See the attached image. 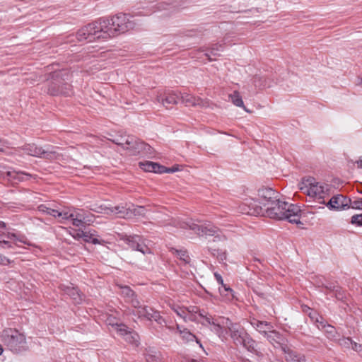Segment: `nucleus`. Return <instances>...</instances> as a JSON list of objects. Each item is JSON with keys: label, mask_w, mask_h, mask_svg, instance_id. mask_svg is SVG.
I'll return each mask as SVG.
<instances>
[{"label": "nucleus", "mask_w": 362, "mask_h": 362, "mask_svg": "<svg viewBox=\"0 0 362 362\" xmlns=\"http://www.w3.org/2000/svg\"><path fill=\"white\" fill-rule=\"evenodd\" d=\"M4 349L2 348L1 345H0V356L3 354Z\"/></svg>", "instance_id": "obj_63"}, {"label": "nucleus", "mask_w": 362, "mask_h": 362, "mask_svg": "<svg viewBox=\"0 0 362 362\" xmlns=\"http://www.w3.org/2000/svg\"><path fill=\"white\" fill-rule=\"evenodd\" d=\"M226 320L228 318L219 317L214 319L211 315L206 316L204 321L200 323L204 326H211V330L216 334L219 337H224L227 333Z\"/></svg>", "instance_id": "obj_13"}, {"label": "nucleus", "mask_w": 362, "mask_h": 362, "mask_svg": "<svg viewBox=\"0 0 362 362\" xmlns=\"http://www.w3.org/2000/svg\"><path fill=\"white\" fill-rule=\"evenodd\" d=\"M360 84L362 85V78L360 80Z\"/></svg>", "instance_id": "obj_64"}, {"label": "nucleus", "mask_w": 362, "mask_h": 362, "mask_svg": "<svg viewBox=\"0 0 362 362\" xmlns=\"http://www.w3.org/2000/svg\"><path fill=\"white\" fill-rule=\"evenodd\" d=\"M73 216L78 219H81L82 221H85V222L90 223V222H92L91 218L89 216L86 215L84 211H75L74 213H72Z\"/></svg>", "instance_id": "obj_37"}, {"label": "nucleus", "mask_w": 362, "mask_h": 362, "mask_svg": "<svg viewBox=\"0 0 362 362\" xmlns=\"http://www.w3.org/2000/svg\"><path fill=\"white\" fill-rule=\"evenodd\" d=\"M130 210H131V218L135 216H144L145 215V208L141 206H134L132 204H130Z\"/></svg>", "instance_id": "obj_35"}, {"label": "nucleus", "mask_w": 362, "mask_h": 362, "mask_svg": "<svg viewBox=\"0 0 362 362\" xmlns=\"http://www.w3.org/2000/svg\"><path fill=\"white\" fill-rule=\"evenodd\" d=\"M240 345H243L248 351L256 353V342L247 333Z\"/></svg>", "instance_id": "obj_26"}, {"label": "nucleus", "mask_w": 362, "mask_h": 362, "mask_svg": "<svg viewBox=\"0 0 362 362\" xmlns=\"http://www.w3.org/2000/svg\"><path fill=\"white\" fill-rule=\"evenodd\" d=\"M129 314L137 316L139 319L154 320L159 325H163L165 322L158 311L147 305H141L138 310H129Z\"/></svg>", "instance_id": "obj_12"}, {"label": "nucleus", "mask_w": 362, "mask_h": 362, "mask_svg": "<svg viewBox=\"0 0 362 362\" xmlns=\"http://www.w3.org/2000/svg\"><path fill=\"white\" fill-rule=\"evenodd\" d=\"M325 287H326V288H327V289H329L330 291H335V290L337 289V288L338 286H334V285H333L332 284H329V285H327Z\"/></svg>", "instance_id": "obj_57"}, {"label": "nucleus", "mask_w": 362, "mask_h": 362, "mask_svg": "<svg viewBox=\"0 0 362 362\" xmlns=\"http://www.w3.org/2000/svg\"><path fill=\"white\" fill-rule=\"evenodd\" d=\"M91 243L94 244V245H96V244H100V241L95 238H93V236H92L91 238V240H90V242Z\"/></svg>", "instance_id": "obj_58"}, {"label": "nucleus", "mask_w": 362, "mask_h": 362, "mask_svg": "<svg viewBox=\"0 0 362 362\" xmlns=\"http://www.w3.org/2000/svg\"><path fill=\"white\" fill-rule=\"evenodd\" d=\"M218 291L221 296H224L228 299H230L231 297L233 296V290L229 286L224 284L219 286Z\"/></svg>", "instance_id": "obj_34"}, {"label": "nucleus", "mask_w": 362, "mask_h": 362, "mask_svg": "<svg viewBox=\"0 0 362 362\" xmlns=\"http://www.w3.org/2000/svg\"><path fill=\"white\" fill-rule=\"evenodd\" d=\"M130 248L135 250L136 245L140 241V235H123L121 238Z\"/></svg>", "instance_id": "obj_24"}, {"label": "nucleus", "mask_w": 362, "mask_h": 362, "mask_svg": "<svg viewBox=\"0 0 362 362\" xmlns=\"http://www.w3.org/2000/svg\"><path fill=\"white\" fill-rule=\"evenodd\" d=\"M1 341L14 354H20L28 350L25 337L16 329H4L1 334Z\"/></svg>", "instance_id": "obj_6"}, {"label": "nucleus", "mask_w": 362, "mask_h": 362, "mask_svg": "<svg viewBox=\"0 0 362 362\" xmlns=\"http://www.w3.org/2000/svg\"><path fill=\"white\" fill-rule=\"evenodd\" d=\"M299 189L310 199L320 204H325V199L330 195V186L324 182H317L313 177L302 179L299 183Z\"/></svg>", "instance_id": "obj_2"}, {"label": "nucleus", "mask_w": 362, "mask_h": 362, "mask_svg": "<svg viewBox=\"0 0 362 362\" xmlns=\"http://www.w3.org/2000/svg\"><path fill=\"white\" fill-rule=\"evenodd\" d=\"M259 205H255L254 211H247V214L272 218V189L262 187L258 191Z\"/></svg>", "instance_id": "obj_10"}, {"label": "nucleus", "mask_w": 362, "mask_h": 362, "mask_svg": "<svg viewBox=\"0 0 362 362\" xmlns=\"http://www.w3.org/2000/svg\"><path fill=\"white\" fill-rule=\"evenodd\" d=\"M351 223L357 226H362V214H356L352 216Z\"/></svg>", "instance_id": "obj_43"}, {"label": "nucleus", "mask_w": 362, "mask_h": 362, "mask_svg": "<svg viewBox=\"0 0 362 362\" xmlns=\"http://www.w3.org/2000/svg\"><path fill=\"white\" fill-rule=\"evenodd\" d=\"M226 325L234 342L240 345L245 336L247 334V332L243 328L233 324L229 320H226Z\"/></svg>", "instance_id": "obj_16"}, {"label": "nucleus", "mask_w": 362, "mask_h": 362, "mask_svg": "<svg viewBox=\"0 0 362 362\" xmlns=\"http://www.w3.org/2000/svg\"><path fill=\"white\" fill-rule=\"evenodd\" d=\"M351 199L341 195L337 194L333 196L328 202H325V206L329 210L341 211L349 208Z\"/></svg>", "instance_id": "obj_14"}, {"label": "nucleus", "mask_w": 362, "mask_h": 362, "mask_svg": "<svg viewBox=\"0 0 362 362\" xmlns=\"http://www.w3.org/2000/svg\"><path fill=\"white\" fill-rule=\"evenodd\" d=\"M157 100L158 102H161L166 108H169L170 105L178 103L180 100V93L170 92L165 93L164 96H158Z\"/></svg>", "instance_id": "obj_20"}, {"label": "nucleus", "mask_w": 362, "mask_h": 362, "mask_svg": "<svg viewBox=\"0 0 362 362\" xmlns=\"http://www.w3.org/2000/svg\"><path fill=\"white\" fill-rule=\"evenodd\" d=\"M229 98L230 99L231 103L234 105L240 107H243L245 110L243 98L238 91H233L231 94L229 95Z\"/></svg>", "instance_id": "obj_29"}, {"label": "nucleus", "mask_w": 362, "mask_h": 362, "mask_svg": "<svg viewBox=\"0 0 362 362\" xmlns=\"http://www.w3.org/2000/svg\"><path fill=\"white\" fill-rule=\"evenodd\" d=\"M273 341H274L276 344H273V346L276 350H279L284 354L285 360L287 362H306L305 357L303 354L292 350L288 343L287 339L274 330Z\"/></svg>", "instance_id": "obj_8"}, {"label": "nucleus", "mask_w": 362, "mask_h": 362, "mask_svg": "<svg viewBox=\"0 0 362 362\" xmlns=\"http://www.w3.org/2000/svg\"><path fill=\"white\" fill-rule=\"evenodd\" d=\"M103 213L107 215H115L118 218H130L132 214L130 204H120L115 206L105 207Z\"/></svg>", "instance_id": "obj_15"}, {"label": "nucleus", "mask_w": 362, "mask_h": 362, "mask_svg": "<svg viewBox=\"0 0 362 362\" xmlns=\"http://www.w3.org/2000/svg\"><path fill=\"white\" fill-rule=\"evenodd\" d=\"M0 245H1L4 248H10L11 247V244L9 241L4 240L2 238L0 239Z\"/></svg>", "instance_id": "obj_51"}, {"label": "nucleus", "mask_w": 362, "mask_h": 362, "mask_svg": "<svg viewBox=\"0 0 362 362\" xmlns=\"http://www.w3.org/2000/svg\"><path fill=\"white\" fill-rule=\"evenodd\" d=\"M208 250L214 256L216 255V254L218 253V250H215V249H211V248L208 247Z\"/></svg>", "instance_id": "obj_60"}, {"label": "nucleus", "mask_w": 362, "mask_h": 362, "mask_svg": "<svg viewBox=\"0 0 362 362\" xmlns=\"http://www.w3.org/2000/svg\"><path fill=\"white\" fill-rule=\"evenodd\" d=\"M132 329L129 328L127 325L122 323H119V325L115 328L117 333L122 337L123 338L127 335L129 332L131 331Z\"/></svg>", "instance_id": "obj_36"}, {"label": "nucleus", "mask_w": 362, "mask_h": 362, "mask_svg": "<svg viewBox=\"0 0 362 362\" xmlns=\"http://www.w3.org/2000/svg\"><path fill=\"white\" fill-rule=\"evenodd\" d=\"M124 339L129 344H131L135 346L139 344V336L134 330L131 329L127 336L124 337Z\"/></svg>", "instance_id": "obj_30"}, {"label": "nucleus", "mask_w": 362, "mask_h": 362, "mask_svg": "<svg viewBox=\"0 0 362 362\" xmlns=\"http://www.w3.org/2000/svg\"><path fill=\"white\" fill-rule=\"evenodd\" d=\"M128 302L131 304L132 307L133 308L132 310H138L139 307H141L142 305L140 301L136 298L135 296L130 298L129 300H128Z\"/></svg>", "instance_id": "obj_44"}, {"label": "nucleus", "mask_w": 362, "mask_h": 362, "mask_svg": "<svg viewBox=\"0 0 362 362\" xmlns=\"http://www.w3.org/2000/svg\"><path fill=\"white\" fill-rule=\"evenodd\" d=\"M171 309L181 318L184 320L185 322H187V310L186 307H180L177 305H171Z\"/></svg>", "instance_id": "obj_32"}, {"label": "nucleus", "mask_w": 362, "mask_h": 362, "mask_svg": "<svg viewBox=\"0 0 362 362\" xmlns=\"http://www.w3.org/2000/svg\"><path fill=\"white\" fill-rule=\"evenodd\" d=\"M101 24L108 23L104 29L107 39L124 33L134 28L135 23L130 20V16L125 13H119L109 18H100Z\"/></svg>", "instance_id": "obj_3"}, {"label": "nucleus", "mask_w": 362, "mask_h": 362, "mask_svg": "<svg viewBox=\"0 0 362 362\" xmlns=\"http://www.w3.org/2000/svg\"><path fill=\"white\" fill-rule=\"evenodd\" d=\"M136 251L141 252L143 255L151 254V250L147 246L145 243V240L140 236V241L136 245Z\"/></svg>", "instance_id": "obj_33"}, {"label": "nucleus", "mask_w": 362, "mask_h": 362, "mask_svg": "<svg viewBox=\"0 0 362 362\" xmlns=\"http://www.w3.org/2000/svg\"><path fill=\"white\" fill-rule=\"evenodd\" d=\"M8 142L0 139V151H4V147L7 146Z\"/></svg>", "instance_id": "obj_56"}, {"label": "nucleus", "mask_w": 362, "mask_h": 362, "mask_svg": "<svg viewBox=\"0 0 362 362\" xmlns=\"http://www.w3.org/2000/svg\"><path fill=\"white\" fill-rule=\"evenodd\" d=\"M357 166L359 168H362V159L358 160L356 162Z\"/></svg>", "instance_id": "obj_61"}, {"label": "nucleus", "mask_w": 362, "mask_h": 362, "mask_svg": "<svg viewBox=\"0 0 362 362\" xmlns=\"http://www.w3.org/2000/svg\"><path fill=\"white\" fill-rule=\"evenodd\" d=\"M6 223L4 221H0V229H3L6 228Z\"/></svg>", "instance_id": "obj_62"}, {"label": "nucleus", "mask_w": 362, "mask_h": 362, "mask_svg": "<svg viewBox=\"0 0 362 362\" xmlns=\"http://www.w3.org/2000/svg\"><path fill=\"white\" fill-rule=\"evenodd\" d=\"M95 233H92L90 232L84 231L83 233H82L83 239L86 243H90L92 236H93Z\"/></svg>", "instance_id": "obj_49"}, {"label": "nucleus", "mask_w": 362, "mask_h": 362, "mask_svg": "<svg viewBox=\"0 0 362 362\" xmlns=\"http://www.w3.org/2000/svg\"><path fill=\"white\" fill-rule=\"evenodd\" d=\"M315 321L317 322H320L322 325V327L327 328L326 331L327 332L332 333L334 332V327L332 326L329 325H323V322L320 321L318 317H316Z\"/></svg>", "instance_id": "obj_50"}, {"label": "nucleus", "mask_w": 362, "mask_h": 362, "mask_svg": "<svg viewBox=\"0 0 362 362\" xmlns=\"http://www.w3.org/2000/svg\"><path fill=\"white\" fill-rule=\"evenodd\" d=\"M298 206L280 200L279 192L273 189V219L288 220L291 223L302 224Z\"/></svg>", "instance_id": "obj_1"}, {"label": "nucleus", "mask_w": 362, "mask_h": 362, "mask_svg": "<svg viewBox=\"0 0 362 362\" xmlns=\"http://www.w3.org/2000/svg\"><path fill=\"white\" fill-rule=\"evenodd\" d=\"M177 226L192 230L199 236H213L214 241H223L226 240V237L221 234L220 230L209 222L198 225L192 220L188 221H180L177 222Z\"/></svg>", "instance_id": "obj_5"}, {"label": "nucleus", "mask_w": 362, "mask_h": 362, "mask_svg": "<svg viewBox=\"0 0 362 362\" xmlns=\"http://www.w3.org/2000/svg\"><path fill=\"white\" fill-rule=\"evenodd\" d=\"M115 143L129 151L131 155L136 156L141 153L151 156L153 153V148L150 145L134 136L122 138L120 141H115Z\"/></svg>", "instance_id": "obj_9"}, {"label": "nucleus", "mask_w": 362, "mask_h": 362, "mask_svg": "<svg viewBox=\"0 0 362 362\" xmlns=\"http://www.w3.org/2000/svg\"><path fill=\"white\" fill-rule=\"evenodd\" d=\"M106 322L107 325H111L112 327H115V328L119 325L118 320L115 317H112V316H109L107 318Z\"/></svg>", "instance_id": "obj_48"}, {"label": "nucleus", "mask_w": 362, "mask_h": 362, "mask_svg": "<svg viewBox=\"0 0 362 362\" xmlns=\"http://www.w3.org/2000/svg\"><path fill=\"white\" fill-rule=\"evenodd\" d=\"M10 259L0 254V264L7 265L10 264Z\"/></svg>", "instance_id": "obj_52"}, {"label": "nucleus", "mask_w": 362, "mask_h": 362, "mask_svg": "<svg viewBox=\"0 0 362 362\" xmlns=\"http://www.w3.org/2000/svg\"><path fill=\"white\" fill-rule=\"evenodd\" d=\"M108 23L101 24L100 20L88 23L84 27L81 28L76 34V39L79 42H90L95 40H105V28H107Z\"/></svg>", "instance_id": "obj_4"}, {"label": "nucleus", "mask_w": 362, "mask_h": 362, "mask_svg": "<svg viewBox=\"0 0 362 362\" xmlns=\"http://www.w3.org/2000/svg\"><path fill=\"white\" fill-rule=\"evenodd\" d=\"M214 277L220 286L224 284L223 279L220 274L215 272Z\"/></svg>", "instance_id": "obj_55"}, {"label": "nucleus", "mask_w": 362, "mask_h": 362, "mask_svg": "<svg viewBox=\"0 0 362 362\" xmlns=\"http://www.w3.org/2000/svg\"><path fill=\"white\" fill-rule=\"evenodd\" d=\"M351 349H353L357 352H360L362 351V345L359 344L355 341H353Z\"/></svg>", "instance_id": "obj_53"}, {"label": "nucleus", "mask_w": 362, "mask_h": 362, "mask_svg": "<svg viewBox=\"0 0 362 362\" xmlns=\"http://www.w3.org/2000/svg\"><path fill=\"white\" fill-rule=\"evenodd\" d=\"M73 216L72 213H69L66 211H59L57 209V213L54 214V217H58L62 219V221L71 220V218Z\"/></svg>", "instance_id": "obj_38"}, {"label": "nucleus", "mask_w": 362, "mask_h": 362, "mask_svg": "<svg viewBox=\"0 0 362 362\" xmlns=\"http://www.w3.org/2000/svg\"><path fill=\"white\" fill-rule=\"evenodd\" d=\"M180 100L186 106H199L206 107L208 105V102L205 101L200 98H197L189 93H180Z\"/></svg>", "instance_id": "obj_17"}, {"label": "nucleus", "mask_w": 362, "mask_h": 362, "mask_svg": "<svg viewBox=\"0 0 362 362\" xmlns=\"http://www.w3.org/2000/svg\"><path fill=\"white\" fill-rule=\"evenodd\" d=\"M353 340L349 337H343L339 339V344L347 349H351L353 344Z\"/></svg>", "instance_id": "obj_40"}, {"label": "nucleus", "mask_w": 362, "mask_h": 362, "mask_svg": "<svg viewBox=\"0 0 362 362\" xmlns=\"http://www.w3.org/2000/svg\"><path fill=\"white\" fill-rule=\"evenodd\" d=\"M6 175L9 179L16 180L18 181L24 180V176L31 177V175L28 173L22 172V171H16V170H11L6 172Z\"/></svg>", "instance_id": "obj_27"}, {"label": "nucleus", "mask_w": 362, "mask_h": 362, "mask_svg": "<svg viewBox=\"0 0 362 362\" xmlns=\"http://www.w3.org/2000/svg\"><path fill=\"white\" fill-rule=\"evenodd\" d=\"M122 294L129 300L134 296V292L129 286L122 287Z\"/></svg>", "instance_id": "obj_42"}, {"label": "nucleus", "mask_w": 362, "mask_h": 362, "mask_svg": "<svg viewBox=\"0 0 362 362\" xmlns=\"http://www.w3.org/2000/svg\"><path fill=\"white\" fill-rule=\"evenodd\" d=\"M335 296L338 300H344V299L346 298V294L344 290L339 287H337L335 290Z\"/></svg>", "instance_id": "obj_46"}, {"label": "nucleus", "mask_w": 362, "mask_h": 362, "mask_svg": "<svg viewBox=\"0 0 362 362\" xmlns=\"http://www.w3.org/2000/svg\"><path fill=\"white\" fill-rule=\"evenodd\" d=\"M59 148L58 147L49 146L44 149L34 144H25L21 148L26 155L48 160L59 159L61 155L56 151Z\"/></svg>", "instance_id": "obj_11"}, {"label": "nucleus", "mask_w": 362, "mask_h": 362, "mask_svg": "<svg viewBox=\"0 0 362 362\" xmlns=\"http://www.w3.org/2000/svg\"><path fill=\"white\" fill-rule=\"evenodd\" d=\"M176 170H177V168H168L165 167V170L163 171V173H174Z\"/></svg>", "instance_id": "obj_59"}, {"label": "nucleus", "mask_w": 362, "mask_h": 362, "mask_svg": "<svg viewBox=\"0 0 362 362\" xmlns=\"http://www.w3.org/2000/svg\"><path fill=\"white\" fill-rule=\"evenodd\" d=\"M186 308L187 310V321L200 322L201 321H199L198 317H200L202 320V321H204L208 315L206 312L197 306H189Z\"/></svg>", "instance_id": "obj_19"}, {"label": "nucleus", "mask_w": 362, "mask_h": 362, "mask_svg": "<svg viewBox=\"0 0 362 362\" xmlns=\"http://www.w3.org/2000/svg\"><path fill=\"white\" fill-rule=\"evenodd\" d=\"M69 72L66 71H55L52 74V81L47 92L52 95H70L72 93L71 86L66 82L69 79Z\"/></svg>", "instance_id": "obj_7"}, {"label": "nucleus", "mask_w": 362, "mask_h": 362, "mask_svg": "<svg viewBox=\"0 0 362 362\" xmlns=\"http://www.w3.org/2000/svg\"><path fill=\"white\" fill-rule=\"evenodd\" d=\"M252 325L267 339L270 341L272 333V325L270 322L253 319Z\"/></svg>", "instance_id": "obj_18"}, {"label": "nucleus", "mask_w": 362, "mask_h": 362, "mask_svg": "<svg viewBox=\"0 0 362 362\" xmlns=\"http://www.w3.org/2000/svg\"><path fill=\"white\" fill-rule=\"evenodd\" d=\"M139 166L144 171L150 173H163L165 170V166L151 161L140 163Z\"/></svg>", "instance_id": "obj_22"}, {"label": "nucleus", "mask_w": 362, "mask_h": 362, "mask_svg": "<svg viewBox=\"0 0 362 362\" xmlns=\"http://www.w3.org/2000/svg\"><path fill=\"white\" fill-rule=\"evenodd\" d=\"M145 358L146 362H164L160 353L157 351H148Z\"/></svg>", "instance_id": "obj_31"}, {"label": "nucleus", "mask_w": 362, "mask_h": 362, "mask_svg": "<svg viewBox=\"0 0 362 362\" xmlns=\"http://www.w3.org/2000/svg\"><path fill=\"white\" fill-rule=\"evenodd\" d=\"M172 252L173 254H175L181 262V264H187L190 262V257L187 254V252L185 250H177V249H172Z\"/></svg>", "instance_id": "obj_28"}, {"label": "nucleus", "mask_w": 362, "mask_h": 362, "mask_svg": "<svg viewBox=\"0 0 362 362\" xmlns=\"http://www.w3.org/2000/svg\"><path fill=\"white\" fill-rule=\"evenodd\" d=\"M349 207L354 209H361L362 210V199H358L353 202L351 201L349 204Z\"/></svg>", "instance_id": "obj_45"}, {"label": "nucleus", "mask_w": 362, "mask_h": 362, "mask_svg": "<svg viewBox=\"0 0 362 362\" xmlns=\"http://www.w3.org/2000/svg\"><path fill=\"white\" fill-rule=\"evenodd\" d=\"M223 51V44H214L211 46L210 49L205 53V56L207 57L209 61H212L214 59L212 57L220 56V52Z\"/></svg>", "instance_id": "obj_25"}, {"label": "nucleus", "mask_w": 362, "mask_h": 362, "mask_svg": "<svg viewBox=\"0 0 362 362\" xmlns=\"http://www.w3.org/2000/svg\"><path fill=\"white\" fill-rule=\"evenodd\" d=\"M6 237L11 240H18V241L25 243V244L26 243L25 238L24 236L18 235L16 233H8L6 235Z\"/></svg>", "instance_id": "obj_41"}, {"label": "nucleus", "mask_w": 362, "mask_h": 362, "mask_svg": "<svg viewBox=\"0 0 362 362\" xmlns=\"http://www.w3.org/2000/svg\"><path fill=\"white\" fill-rule=\"evenodd\" d=\"M71 223L75 226H83L86 224H88V223L85 222V221H82L81 219L76 218L75 217L71 218Z\"/></svg>", "instance_id": "obj_47"}, {"label": "nucleus", "mask_w": 362, "mask_h": 362, "mask_svg": "<svg viewBox=\"0 0 362 362\" xmlns=\"http://www.w3.org/2000/svg\"><path fill=\"white\" fill-rule=\"evenodd\" d=\"M84 231L82 230H77L74 232V233L72 235V236L75 238V239H79V238H83L82 237V233H83Z\"/></svg>", "instance_id": "obj_54"}, {"label": "nucleus", "mask_w": 362, "mask_h": 362, "mask_svg": "<svg viewBox=\"0 0 362 362\" xmlns=\"http://www.w3.org/2000/svg\"><path fill=\"white\" fill-rule=\"evenodd\" d=\"M61 289L68 296H69L75 302V303H80L82 300V298L78 291L71 286L62 285Z\"/></svg>", "instance_id": "obj_23"}, {"label": "nucleus", "mask_w": 362, "mask_h": 362, "mask_svg": "<svg viewBox=\"0 0 362 362\" xmlns=\"http://www.w3.org/2000/svg\"><path fill=\"white\" fill-rule=\"evenodd\" d=\"M37 209L40 212L49 214L52 216H54V214L57 213V209H51L47 206L45 204H40L38 206Z\"/></svg>", "instance_id": "obj_39"}, {"label": "nucleus", "mask_w": 362, "mask_h": 362, "mask_svg": "<svg viewBox=\"0 0 362 362\" xmlns=\"http://www.w3.org/2000/svg\"><path fill=\"white\" fill-rule=\"evenodd\" d=\"M177 330L180 334V336L182 339L187 341H195L197 344H199V347L203 349V346L200 341L196 337V336L189 332V330L185 327H183L179 325H176Z\"/></svg>", "instance_id": "obj_21"}]
</instances>
